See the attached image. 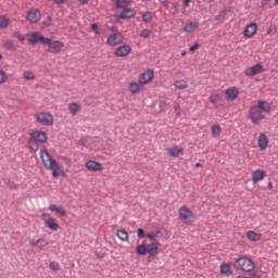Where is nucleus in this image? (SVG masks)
I'll list each match as a JSON object with an SVG mask.
<instances>
[{
    "label": "nucleus",
    "mask_w": 278,
    "mask_h": 278,
    "mask_svg": "<svg viewBox=\"0 0 278 278\" xmlns=\"http://www.w3.org/2000/svg\"><path fill=\"white\" fill-rule=\"evenodd\" d=\"M182 1H184L185 8H188V5H189V3H190L191 0H182Z\"/></svg>",
    "instance_id": "e2e57ef3"
},
{
    "label": "nucleus",
    "mask_w": 278,
    "mask_h": 278,
    "mask_svg": "<svg viewBox=\"0 0 278 278\" xmlns=\"http://www.w3.org/2000/svg\"><path fill=\"white\" fill-rule=\"evenodd\" d=\"M23 77L24 79H26V81L36 79V75L34 74V72H29V71L24 72Z\"/></svg>",
    "instance_id": "e433bc0d"
},
{
    "label": "nucleus",
    "mask_w": 278,
    "mask_h": 278,
    "mask_svg": "<svg viewBox=\"0 0 278 278\" xmlns=\"http://www.w3.org/2000/svg\"><path fill=\"white\" fill-rule=\"evenodd\" d=\"M168 4H169L168 0H165V1L161 2V5H162L163 8H165V10H168V8H169Z\"/></svg>",
    "instance_id": "bf43d9fd"
},
{
    "label": "nucleus",
    "mask_w": 278,
    "mask_h": 278,
    "mask_svg": "<svg viewBox=\"0 0 278 278\" xmlns=\"http://www.w3.org/2000/svg\"><path fill=\"white\" fill-rule=\"evenodd\" d=\"M268 188L273 190V182H268Z\"/></svg>",
    "instance_id": "338daca9"
},
{
    "label": "nucleus",
    "mask_w": 278,
    "mask_h": 278,
    "mask_svg": "<svg viewBox=\"0 0 278 278\" xmlns=\"http://www.w3.org/2000/svg\"><path fill=\"white\" fill-rule=\"evenodd\" d=\"M40 242H42V238L38 239L37 241H30V247H38Z\"/></svg>",
    "instance_id": "5fc2aeb1"
},
{
    "label": "nucleus",
    "mask_w": 278,
    "mask_h": 278,
    "mask_svg": "<svg viewBox=\"0 0 278 278\" xmlns=\"http://www.w3.org/2000/svg\"><path fill=\"white\" fill-rule=\"evenodd\" d=\"M240 96V90L237 87H231L226 90V99L227 101H236Z\"/></svg>",
    "instance_id": "4468645a"
},
{
    "label": "nucleus",
    "mask_w": 278,
    "mask_h": 278,
    "mask_svg": "<svg viewBox=\"0 0 278 278\" xmlns=\"http://www.w3.org/2000/svg\"><path fill=\"white\" fill-rule=\"evenodd\" d=\"M175 88H177V90H186V88H188V81L187 80H176L174 83Z\"/></svg>",
    "instance_id": "c756f323"
},
{
    "label": "nucleus",
    "mask_w": 278,
    "mask_h": 278,
    "mask_svg": "<svg viewBox=\"0 0 278 278\" xmlns=\"http://www.w3.org/2000/svg\"><path fill=\"white\" fill-rule=\"evenodd\" d=\"M247 238L250 239L252 242H260V240H262V235L250 230L247 232Z\"/></svg>",
    "instance_id": "b1692460"
},
{
    "label": "nucleus",
    "mask_w": 278,
    "mask_h": 278,
    "mask_svg": "<svg viewBox=\"0 0 278 278\" xmlns=\"http://www.w3.org/2000/svg\"><path fill=\"white\" fill-rule=\"evenodd\" d=\"M212 134H213L214 138H218V136H220V126L213 125L212 126Z\"/></svg>",
    "instance_id": "58836bf2"
},
{
    "label": "nucleus",
    "mask_w": 278,
    "mask_h": 278,
    "mask_svg": "<svg viewBox=\"0 0 278 278\" xmlns=\"http://www.w3.org/2000/svg\"><path fill=\"white\" fill-rule=\"evenodd\" d=\"M153 77H155V73L153 72V70H148V71L143 72L142 74H140L139 84L144 86V85L153 81Z\"/></svg>",
    "instance_id": "1a4fd4ad"
},
{
    "label": "nucleus",
    "mask_w": 278,
    "mask_h": 278,
    "mask_svg": "<svg viewBox=\"0 0 278 278\" xmlns=\"http://www.w3.org/2000/svg\"><path fill=\"white\" fill-rule=\"evenodd\" d=\"M179 218L185 225H192L194 223V213L188 206L184 205L179 208Z\"/></svg>",
    "instance_id": "39448f33"
},
{
    "label": "nucleus",
    "mask_w": 278,
    "mask_h": 278,
    "mask_svg": "<svg viewBox=\"0 0 278 278\" xmlns=\"http://www.w3.org/2000/svg\"><path fill=\"white\" fill-rule=\"evenodd\" d=\"M68 110L72 113V116H76L77 112H81V105H79L77 102H73L68 104Z\"/></svg>",
    "instance_id": "5701e85b"
},
{
    "label": "nucleus",
    "mask_w": 278,
    "mask_h": 278,
    "mask_svg": "<svg viewBox=\"0 0 278 278\" xmlns=\"http://www.w3.org/2000/svg\"><path fill=\"white\" fill-rule=\"evenodd\" d=\"M85 166L88 170H103V164L97 161H87Z\"/></svg>",
    "instance_id": "f3484780"
},
{
    "label": "nucleus",
    "mask_w": 278,
    "mask_h": 278,
    "mask_svg": "<svg viewBox=\"0 0 278 278\" xmlns=\"http://www.w3.org/2000/svg\"><path fill=\"white\" fill-rule=\"evenodd\" d=\"M235 268L237 270H243V273H251L255 270V263L249 257L241 256L236 260Z\"/></svg>",
    "instance_id": "f03ea898"
},
{
    "label": "nucleus",
    "mask_w": 278,
    "mask_h": 278,
    "mask_svg": "<svg viewBox=\"0 0 278 278\" xmlns=\"http://www.w3.org/2000/svg\"><path fill=\"white\" fill-rule=\"evenodd\" d=\"M38 244H39V249H43L49 244V242H47V240L41 238V241Z\"/></svg>",
    "instance_id": "603ef678"
},
{
    "label": "nucleus",
    "mask_w": 278,
    "mask_h": 278,
    "mask_svg": "<svg viewBox=\"0 0 278 278\" xmlns=\"http://www.w3.org/2000/svg\"><path fill=\"white\" fill-rule=\"evenodd\" d=\"M144 236H147V235L144 233V229L139 228V229L137 230V237L139 238V240H142V238H144Z\"/></svg>",
    "instance_id": "de8ad7c7"
},
{
    "label": "nucleus",
    "mask_w": 278,
    "mask_h": 278,
    "mask_svg": "<svg viewBox=\"0 0 278 278\" xmlns=\"http://www.w3.org/2000/svg\"><path fill=\"white\" fill-rule=\"evenodd\" d=\"M227 18V10L220 11V13L216 16V21H225Z\"/></svg>",
    "instance_id": "37998d69"
},
{
    "label": "nucleus",
    "mask_w": 278,
    "mask_h": 278,
    "mask_svg": "<svg viewBox=\"0 0 278 278\" xmlns=\"http://www.w3.org/2000/svg\"><path fill=\"white\" fill-rule=\"evenodd\" d=\"M140 36H141V38H149V36H151V29L146 28V29L141 30Z\"/></svg>",
    "instance_id": "a18cd8bd"
},
{
    "label": "nucleus",
    "mask_w": 278,
    "mask_h": 278,
    "mask_svg": "<svg viewBox=\"0 0 278 278\" xmlns=\"http://www.w3.org/2000/svg\"><path fill=\"white\" fill-rule=\"evenodd\" d=\"M110 31H113V34H116L118 31V28L116 26H111Z\"/></svg>",
    "instance_id": "052dcab7"
},
{
    "label": "nucleus",
    "mask_w": 278,
    "mask_h": 278,
    "mask_svg": "<svg viewBox=\"0 0 278 278\" xmlns=\"http://www.w3.org/2000/svg\"><path fill=\"white\" fill-rule=\"evenodd\" d=\"M123 40H125L123 34L114 33L113 35L108 37L106 45H109V47H118V45H122Z\"/></svg>",
    "instance_id": "0eeeda50"
},
{
    "label": "nucleus",
    "mask_w": 278,
    "mask_h": 278,
    "mask_svg": "<svg viewBox=\"0 0 278 278\" xmlns=\"http://www.w3.org/2000/svg\"><path fill=\"white\" fill-rule=\"evenodd\" d=\"M220 274L229 277V275H231V265H229V263H223L220 265Z\"/></svg>",
    "instance_id": "a878e982"
},
{
    "label": "nucleus",
    "mask_w": 278,
    "mask_h": 278,
    "mask_svg": "<svg viewBox=\"0 0 278 278\" xmlns=\"http://www.w3.org/2000/svg\"><path fill=\"white\" fill-rule=\"evenodd\" d=\"M45 45H49V48H48L49 53H60V51L64 49V42L60 40L53 41L51 38H50V43H45Z\"/></svg>",
    "instance_id": "9d476101"
},
{
    "label": "nucleus",
    "mask_w": 278,
    "mask_h": 278,
    "mask_svg": "<svg viewBox=\"0 0 278 278\" xmlns=\"http://www.w3.org/2000/svg\"><path fill=\"white\" fill-rule=\"evenodd\" d=\"M210 101L211 103H216L218 101V96H211Z\"/></svg>",
    "instance_id": "13d9d810"
},
{
    "label": "nucleus",
    "mask_w": 278,
    "mask_h": 278,
    "mask_svg": "<svg viewBox=\"0 0 278 278\" xmlns=\"http://www.w3.org/2000/svg\"><path fill=\"white\" fill-rule=\"evenodd\" d=\"M8 25H10V20L3 15H0V29H5Z\"/></svg>",
    "instance_id": "c9c22d12"
},
{
    "label": "nucleus",
    "mask_w": 278,
    "mask_h": 278,
    "mask_svg": "<svg viewBox=\"0 0 278 278\" xmlns=\"http://www.w3.org/2000/svg\"><path fill=\"white\" fill-rule=\"evenodd\" d=\"M50 212H55V214H59L60 216H66L68 214V212H66V210H64V207L62 206H58L56 204H51L49 206Z\"/></svg>",
    "instance_id": "412c9836"
},
{
    "label": "nucleus",
    "mask_w": 278,
    "mask_h": 278,
    "mask_svg": "<svg viewBox=\"0 0 278 278\" xmlns=\"http://www.w3.org/2000/svg\"><path fill=\"white\" fill-rule=\"evenodd\" d=\"M28 147L35 153H36V151H38V149H40V146L38 144V141H36V139H33L31 137L28 139Z\"/></svg>",
    "instance_id": "7c9ffc66"
},
{
    "label": "nucleus",
    "mask_w": 278,
    "mask_h": 278,
    "mask_svg": "<svg viewBox=\"0 0 278 278\" xmlns=\"http://www.w3.org/2000/svg\"><path fill=\"white\" fill-rule=\"evenodd\" d=\"M157 249H159L157 243H150L147 245L148 253L151 256L157 255Z\"/></svg>",
    "instance_id": "bb28decb"
},
{
    "label": "nucleus",
    "mask_w": 278,
    "mask_h": 278,
    "mask_svg": "<svg viewBox=\"0 0 278 278\" xmlns=\"http://www.w3.org/2000/svg\"><path fill=\"white\" fill-rule=\"evenodd\" d=\"M257 33V24L251 23L244 29L245 38H253V35Z\"/></svg>",
    "instance_id": "a211bd4d"
},
{
    "label": "nucleus",
    "mask_w": 278,
    "mask_h": 278,
    "mask_svg": "<svg viewBox=\"0 0 278 278\" xmlns=\"http://www.w3.org/2000/svg\"><path fill=\"white\" fill-rule=\"evenodd\" d=\"M91 29L96 31L97 36L101 34V30H99V25H97V23L91 24Z\"/></svg>",
    "instance_id": "8fccbe9b"
},
{
    "label": "nucleus",
    "mask_w": 278,
    "mask_h": 278,
    "mask_svg": "<svg viewBox=\"0 0 278 278\" xmlns=\"http://www.w3.org/2000/svg\"><path fill=\"white\" fill-rule=\"evenodd\" d=\"M26 18L29 21V23H38V21L42 18V13H40V10L38 9H33L28 11Z\"/></svg>",
    "instance_id": "ddd939ff"
},
{
    "label": "nucleus",
    "mask_w": 278,
    "mask_h": 278,
    "mask_svg": "<svg viewBox=\"0 0 278 278\" xmlns=\"http://www.w3.org/2000/svg\"><path fill=\"white\" fill-rule=\"evenodd\" d=\"M8 188H10V190H16V188H18V186L15 185L14 181H9L8 182Z\"/></svg>",
    "instance_id": "3c124183"
},
{
    "label": "nucleus",
    "mask_w": 278,
    "mask_h": 278,
    "mask_svg": "<svg viewBox=\"0 0 278 278\" xmlns=\"http://www.w3.org/2000/svg\"><path fill=\"white\" fill-rule=\"evenodd\" d=\"M129 53H131V46L123 45L115 50L114 55L116 58H127Z\"/></svg>",
    "instance_id": "f8f14e48"
},
{
    "label": "nucleus",
    "mask_w": 278,
    "mask_h": 278,
    "mask_svg": "<svg viewBox=\"0 0 278 278\" xmlns=\"http://www.w3.org/2000/svg\"><path fill=\"white\" fill-rule=\"evenodd\" d=\"M43 222L46 227H48V229H51V231H58V229H60V224H58L55 218L49 217V214L47 213L43 214Z\"/></svg>",
    "instance_id": "6e6552de"
},
{
    "label": "nucleus",
    "mask_w": 278,
    "mask_h": 278,
    "mask_svg": "<svg viewBox=\"0 0 278 278\" xmlns=\"http://www.w3.org/2000/svg\"><path fill=\"white\" fill-rule=\"evenodd\" d=\"M26 38H27L28 42H30V45H38V42H40L41 45H50L51 43V38L40 35L39 31L27 34Z\"/></svg>",
    "instance_id": "20e7f679"
},
{
    "label": "nucleus",
    "mask_w": 278,
    "mask_h": 278,
    "mask_svg": "<svg viewBox=\"0 0 278 278\" xmlns=\"http://www.w3.org/2000/svg\"><path fill=\"white\" fill-rule=\"evenodd\" d=\"M42 25H45V27H51V25H53V16L48 15L47 18L42 22Z\"/></svg>",
    "instance_id": "a19ab883"
},
{
    "label": "nucleus",
    "mask_w": 278,
    "mask_h": 278,
    "mask_svg": "<svg viewBox=\"0 0 278 278\" xmlns=\"http://www.w3.org/2000/svg\"><path fill=\"white\" fill-rule=\"evenodd\" d=\"M265 177L266 172H264L263 169H256L253 172L252 181H254V184H257L258 181H262V179H264Z\"/></svg>",
    "instance_id": "aec40b11"
},
{
    "label": "nucleus",
    "mask_w": 278,
    "mask_h": 278,
    "mask_svg": "<svg viewBox=\"0 0 278 278\" xmlns=\"http://www.w3.org/2000/svg\"><path fill=\"white\" fill-rule=\"evenodd\" d=\"M267 34L275 36V34H277V26L276 25H270L267 29Z\"/></svg>",
    "instance_id": "c03bdc74"
},
{
    "label": "nucleus",
    "mask_w": 278,
    "mask_h": 278,
    "mask_svg": "<svg viewBox=\"0 0 278 278\" xmlns=\"http://www.w3.org/2000/svg\"><path fill=\"white\" fill-rule=\"evenodd\" d=\"M157 236H160V230H157L156 232H149L146 235V237H148L149 240H151V242H155Z\"/></svg>",
    "instance_id": "ea45409f"
},
{
    "label": "nucleus",
    "mask_w": 278,
    "mask_h": 278,
    "mask_svg": "<svg viewBox=\"0 0 278 278\" xmlns=\"http://www.w3.org/2000/svg\"><path fill=\"white\" fill-rule=\"evenodd\" d=\"M195 29H199V24L191 22L182 28V31H186V34H192Z\"/></svg>",
    "instance_id": "393cba45"
},
{
    "label": "nucleus",
    "mask_w": 278,
    "mask_h": 278,
    "mask_svg": "<svg viewBox=\"0 0 278 278\" xmlns=\"http://www.w3.org/2000/svg\"><path fill=\"white\" fill-rule=\"evenodd\" d=\"M116 236L122 242H127V240H129V233H127L125 229L117 230Z\"/></svg>",
    "instance_id": "cd10ccee"
},
{
    "label": "nucleus",
    "mask_w": 278,
    "mask_h": 278,
    "mask_svg": "<svg viewBox=\"0 0 278 278\" xmlns=\"http://www.w3.org/2000/svg\"><path fill=\"white\" fill-rule=\"evenodd\" d=\"M199 47H201V45L199 42H195L193 46H191L189 48V51H197V49H199Z\"/></svg>",
    "instance_id": "864d4df0"
},
{
    "label": "nucleus",
    "mask_w": 278,
    "mask_h": 278,
    "mask_svg": "<svg viewBox=\"0 0 278 278\" xmlns=\"http://www.w3.org/2000/svg\"><path fill=\"white\" fill-rule=\"evenodd\" d=\"M134 16H136V10L131 8H126L121 12L118 18H122V21H126V18H134Z\"/></svg>",
    "instance_id": "dca6fc26"
},
{
    "label": "nucleus",
    "mask_w": 278,
    "mask_h": 278,
    "mask_svg": "<svg viewBox=\"0 0 278 278\" xmlns=\"http://www.w3.org/2000/svg\"><path fill=\"white\" fill-rule=\"evenodd\" d=\"M13 38H17L21 42H24L25 36L21 35L20 33H13Z\"/></svg>",
    "instance_id": "09e8293b"
},
{
    "label": "nucleus",
    "mask_w": 278,
    "mask_h": 278,
    "mask_svg": "<svg viewBox=\"0 0 278 278\" xmlns=\"http://www.w3.org/2000/svg\"><path fill=\"white\" fill-rule=\"evenodd\" d=\"M40 157L43 162V166L48 169V170H52V176L54 178L60 177V170H62L60 168V164H58V161H55V159L51 157V154L49 153V150H41L40 151Z\"/></svg>",
    "instance_id": "f257e3e1"
},
{
    "label": "nucleus",
    "mask_w": 278,
    "mask_h": 278,
    "mask_svg": "<svg viewBox=\"0 0 278 278\" xmlns=\"http://www.w3.org/2000/svg\"><path fill=\"white\" fill-rule=\"evenodd\" d=\"M80 5H88V0H78Z\"/></svg>",
    "instance_id": "680f3d73"
},
{
    "label": "nucleus",
    "mask_w": 278,
    "mask_h": 278,
    "mask_svg": "<svg viewBox=\"0 0 278 278\" xmlns=\"http://www.w3.org/2000/svg\"><path fill=\"white\" fill-rule=\"evenodd\" d=\"M167 155H169V157H179V155H184V148L181 147L168 148Z\"/></svg>",
    "instance_id": "6ab92c4d"
},
{
    "label": "nucleus",
    "mask_w": 278,
    "mask_h": 278,
    "mask_svg": "<svg viewBox=\"0 0 278 278\" xmlns=\"http://www.w3.org/2000/svg\"><path fill=\"white\" fill-rule=\"evenodd\" d=\"M249 278H260V275H257V274H252Z\"/></svg>",
    "instance_id": "0e129e2a"
},
{
    "label": "nucleus",
    "mask_w": 278,
    "mask_h": 278,
    "mask_svg": "<svg viewBox=\"0 0 278 278\" xmlns=\"http://www.w3.org/2000/svg\"><path fill=\"white\" fill-rule=\"evenodd\" d=\"M137 253H138V255H147V253H148L147 247L144 244L138 245Z\"/></svg>",
    "instance_id": "4c0bfd02"
},
{
    "label": "nucleus",
    "mask_w": 278,
    "mask_h": 278,
    "mask_svg": "<svg viewBox=\"0 0 278 278\" xmlns=\"http://www.w3.org/2000/svg\"><path fill=\"white\" fill-rule=\"evenodd\" d=\"M153 261V256H151V254H150V256H148V262H152Z\"/></svg>",
    "instance_id": "69168bd1"
},
{
    "label": "nucleus",
    "mask_w": 278,
    "mask_h": 278,
    "mask_svg": "<svg viewBox=\"0 0 278 278\" xmlns=\"http://www.w3.org/2000/svg\"><path fill=\"white\" fill-rule=\"evenodd\" d=\"M270 1H273V0H261L262 8H266V5H268V3H270Z\"/></svg>",
    "instance_id": "6e6d98bb"
},
{
    "label": "nucleus",
    "mask_w": 278,
    "mask_h": 278,
    "mask_svg": "<svg viewBox=\"0 0 278 278\" xmlns=\"http://www.w3.org/2000/svg\"><path fill=\"white\" fill-rule=\"evenodd\" d=\"M30 138H33L37 142H40L41 144H45L49 140L47 132L40 130L33 131L30 134Z\"/></svg>",
    "instance_id": "9b49d317"
},
{
    "label": "nucleus",
    "mask_w": 278,
    "mask_h": 278,
    "mask_svg": "<svg viewBox=\"0 0 278 278\" xmlns=\"http://www.w3.org/2000/svg\"><path fill=\"white\" fill-rule=\"evenodd\" d=\"M257 108H260L261 112H270V104L267 101L260 100Z\"/></svg>",
    "instance_id": "c85d7f7f"
},
{
    "label": "nucleus",
    "mask_w": 278,
    "mask_h": 278,
    "mask_svg": "<svg viewBox=\"0 0 278 278\" xmlns=\"http://www.w3.org/2000/svg\"><path fill=\"white\" fill-rule=\"evenodd\" d=\"M129 3H131V0H116V8H119V9H125L127 8V5H129Z\"/></svg>",
    "instance_id": "f704fd0d"
},
{
    "label": "nucleus",
    "mask_w": 278,
    "mask_h": 278,
    "mask_svg": "<svg viewBox=\"0 0 278 278\" xmlns=\"http://www.w3.org/2000/svg\"><path fill=\"white\" fill-rule=\"evenodd\" d=\"M8 81V74L4 71H0V85L5 84Z\"/></svg>",
    "instance_id": "79ce46f5"
},
{
    "label": "nucleus",
    "mask_w": 278,
    "mask_h": 278,
    "mask_svg": "<svg viewBox=\"0 0 278 278\" xmlns=\"http://www.w3.org/2000/svg\"><path fill=\"white\" fill-rule=\"evenodd\" d=\"M258 147H260L261 151H264L268 148V137H266V134L260 135Z\"/></svg>",
    "instance_id": "4be33fe9"
},
{
    "label": "nucleus",
    "mask_w": 278,
    "mask_h": 278,
    "mask_svg": "<svg viewBox=\"0 0 278 278\" xmlns=\"http://www.w3.org/2000/svg\"><path fill=\"white\" fill-rule=\"evenodd\" d=\"M3 47L7 48L8 51H16V49H18V46H16L12 40L4 41Z\"/></svg>",
    "instance_id": "2f4dec72"
},
{
    "label": "nucleus",
    "mask_w": 278,
    "mask_h": 278,
    "mask_svg": "<svg viewBox=\"0 0 278 278\" xmlns=\"http://www.w3.org/2000/svg\"><path fill=\"white\" fill-rule=\"evenodd\" d=\"M36 121L45 127H51L53 125V115L48 112H40L36 115Z\"/></svg>",
    "instance_id": "423d86ee"
},
{
    "label": "nucleus",
    "mask_w": 278,
    "mask_h": 278,
    "mask_svg": "<svg viewBox=\"0 0 278 278\" xmlns=\"http://www.w3.org/2000/svg\"><path fill=\"white\" fill-rule=\"evenodd\" d=\"M129 91L132 93V94H138V92H140V84L138 83H131L129 85Z\"/></svg>",
    "instance_id": "473e14b6"
},
{
    "label": "nucleus",
    "mask_w": 278,
    "mask_h": 278,
    "mask_svg": "<svg viewBox=\"0 0 278 278\" xmlns=\"http://www.w3.org/2000/svg\"><path fill=\"white\" fill-rule=\"evenodd\" d=\"M253 125H260L264 121V111H261L260 106L253 105L249 111L248 116Z\"/></svg>",
    "instance_id": "7ed1b4c3"
},
{
    "label": "nucleus",
    "mask_w": 278,
    "mask_h": 278,
    "mask_svg": "<svg viewBox=\"0 0 278 278\" xmlns=\"http://www.w3.org/2000/svg\"><path fill=\"white\" fill-rule=\"evenodd\" d=\"M50 268L52 270H60V264L58 262L53 261L50 263Z\"/></svg>",
    "instance_id": "49530a36"
},
{
    "label": "nucleus",
    "mask_w": 278,
    "mask_h": 278,
    "mask_svg": "<svg viewBox=\"0 0 278 278\" xmlns=\"http://www.w3.org/2000/svg\"><path fill=\"white\" fill-rule=\"evenodd\" d=\"M142 21L143 23H151L153 21V12L147 11L142 14Z\"/></svg>",
    "instance_id": "72a5a7b5"
},
{
    "label": "nucleus",
    "mask_w": 278,
    "mask_h": 278,
    "mask_svg": "<svg viewBox=\"0 0 278 278\" xmlns=\"http://www.w3.org/2000/svg\"><path fill=\"white\" fill-rule=\"evenodd\" d=\"M237 278H248V277H245V276H239V277H237Z\"/></svg>",
    "instance_id": "774afa93"
},
{
    "label": "nucleus",
    "mask_w": 278,
    "mask_h": 278,
    "mask_svg": "<svg viewBox=\"0 0 278 278\" xmlns=\"http://www.w3.org/2000/svg\"><path fill=\"white\" fill-rule=\"evenodd\" d=\"M53 3H55L56 5H64V3H66L65 0H52Z\"/></svg>",
    "instance_id": "4d7b16f0"
},
{
    "label": "nucleus",
    "mask_w": 278,
    "mask_h": 278,
    "mask_svg": "<svg viewBox=\"0 0 278 278\" xmlns=\"http://www.w3.org/2000/svg\"><path fill=\"white\" fill-rule=\"evenodd\" d=\"M262 71H264V66H262V64H256L250 68H247L244 73L248 75V77H253L258 75V73H262Z\"/></svg>",
    "instance_id": "2eb2a0df"
}]
</instances>
